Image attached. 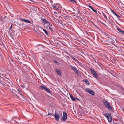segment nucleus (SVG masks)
<instances>
[{"instance_id":"obj_23","label":"nucleus","mask_w":124,"mask_h":124,"mask_svg":"<svg viewBox=\"0 0 124 124\" xmlns=\"http://www.w3.org/2000/svg\"><path fill=\"white\" fill-rule=\"evenodd\" d=\"M69 1L72 3H76L74 0H68Z\"/></svg>"},{"instance_id":"obj_5","label":"nucleus","mask_w":124,"mask_h":124,"mask_svg":"<svg viewBox=\"0 0 124 124\" xmlns=\"http://www.w3.org/2000/svg\"><path fill=\"white\" fill-rule=\"evenodd\" d=\"M90 70L91 71V72L92 73L93 75L96 78H97L98 77V75L97 73L94 70H93L91 68L90 69Z\"/></svg>"},{"instance_id":"obj_10","label":"nucleus","mask_w":124,"mask_h":124,"mask_svg":"<svg viewBox=\"0 0 124 124\" xmlns=\"http://www.w3.org/2000/svg\"><path fill=\"white\" fill-rule=\"evenodd\" d=\"M87 91L89 93L92 95L94 94V93L93 90H91L90 89H88L87 90Z\"/></svg>"},{"instance_id":"obj_28","label":"nucleus","mask_w":124,"mask_h":124,"mask_svg":"<svg viewBox=\"0 0 124 124\" xmlns=\"http://www.w3.org/2000/svg\"><path fill=\"white\" fill-rule=\"evenodd\" d=\"M54 62L56 63H58V62L56 60H55L54 61Z\"/></svg>"},{"instance_id":"obj_34","label":"nucleus","mask_w":124,"mask_h":124,"mask_svg":"<svg viewBox=\"0 0 124 124\" xmlns=\"http://www.w3.org/2000/svg\"><path fill=\"white\" fill-rule=\"evenodd\" d=\"M77 99L78 100H80L79 99Z\"/></svg>"},{"instance_id":"obj_13","label":"nucleus","mask_w":124,"mask_h":124,"mask_svg":"<svg viewBox=\"0 0 124 124\" xmlns=\"http://www.w3.org/2000/svg\"><path fill=\"white\" fill-rule=\"evenodd\" d=\"M88 6L93 11L96 13H97L96 10L94 9L91 5H89Z\"/></svg>"},{"instance_id":"obj_11","label":"nucleus","mask_w":124,"mask_h":124,"mask_svg":"<svg viewBox=\"0 0 124 124\" xmlns=\"http://www.w3.org/2000/svg\"><path fill=\"white\" fill-rule=\"evenodd\" d=\"M55 70L57 73V74L59 75L60 76L61 75V71L60 70H58L57 69H55Z\"/></svg>"},{"instance_id":"obj_14","label":"nucleus","mask_w":124,"mask_h":124,"mask_svg":"<svg viewBox=\"0 0 124 124\" xmlns=\"http://www.w3.org/2000/svg\"><path fill=\"white\" fill-rule=\"evenodd\" d=\"M40 88L42 90H45L47 88L45 87L43 85H41L40 87Z\"/></svg>"},{"instance_id":"obj_15","label":"nucleus","mask_w":124,"mask_h":124,"mask_svg":"<svg viewBox=\"0 0 124 124\" xmlns=\"http://www.w3.org/2000/svg\"><path fill=\"white\" fill-rule=\"evenodd\" d=\"M39 27L41 28L42 29H43V30L45 32V33L47 35L48 34V32L46 30L43 29V28H41V27Z\"/></svg>"},{"instance_id":"obj_2","label":"nucleus","mask_w":124,"mask_h":124,"mask_svg":"<svg viewBox=\"0 0 124 124\" xmlns=\"http://www.w3.org/2000/svg\"><path fill=\"white\" fill-rule=\"evenodd\" d=\"M104 104L109 110H112V108L110 106V105L108 102L105 101L104 102Z\"/></svg>"},{"instance_id":"obj_32","label":"nucleus","mask_w":124,"mask_h":124,"mask_svg":"<svg viewBox=\"0 0 124 124\" xmlns=\"http://www.w3.org/2000/svg\"><path fill=\"white\" fill-rule=\"evenodd\" d=\"M10 60H11V61L12 62H13V60L11 59H10Z\"/></svg>"},{"instance_id":"obj_17","label":"nucleus","mask_w":124,"mask_h":124,"mask_svg":"<svg viewBox=\"0 0 124 124\" xmlns=\"http://www.w3.org/2000/svg\"><path fill=\"white\" fill-rule=\"evenodd\" d=\"M72 59L75 61H76V62L78 63L79 64L81 63L80 62H79L78 60H77L76 58H74L73 57H72Z\"/></svg>"},{"instance_id":"obj_21","label":"nucleus","mask_w":124,"mask_h":124,"mask_svg":"<svg viewBox=\"0 0 124 124\" xmlns=\"http://www.w3.org/2000/svg\"><path fill=\"white\" fill-rule=\"evenodd\" d=\"M104 17V18H105V19H107V17L106 16V15H105V14L103 13H102Z\"/></svg>"},{"instance_id":"obj_30","label":"nucleus","mask_w":124,"mask_h":124,"mask_svg":"<svg viewBox=\"0 0 124 124\" xmlns=\"http://www.w3.org/2000/svg\"><path fill=\"white\" fill-rule=\"evenodd\" d=\"M69 18V17H65V19H68V18Z\"/></svg>"},{"instance_id":"obj_29","label":"nucleus","mask_w":124,"mask_h":124,"mask_svg":"<svg viewBox=\"0 0 124 124\" xmlns=\"http://www.w3.org/2000/svg\"><path fill=\"white\" fill-rule=\"evenodd\" d=\"M121 33L124 35V31H122Z\"/></svg>"},{"instance_id":"obj_33","label":"nucleus","mask_w":124,"mask_h":124,"mask_svg":"<svg viewBox=\"0 0 124 124\" xmlns=\"http://www.w3.org/2000/svg\"><path fill=\"white\" fill-rule=\"evenodd\" d=\"M19 25H21V24H19Z\"/></svg>"},{"instance_id":"obj_1","label":"nucleus","mask_w":124,"mask_h":124,"mask_svg":"<svg viewBox=\"0 0 124 124\" xmlns=\"http://www.w3.org/2000/svg\"><path fill=\"white\" fill-rule=\"evenodd\" d=\"M104 116L107 118L109 122H111L112 121V117L111 114L110 113H107L104 114Z\"/></svg>"},{"instance_id":"obj_9","label":"nucleus","mask_w":124,"mask_h":124,"mask_svg":"<svg viewBox=\"0 0 124 124\" xmlns=\"http://www.w3.org/2000/svg\"><path fill=\"white\" fill-rule=\"evenodd\" d=\"M72 69L76 73L78 74V70L75 67L73 66H71Z\"/></svg>"},{"instance_id":"obj_20","label":"nucleus","mask_w":124,"mask_h":124,"mask_svg":"<svg viewBox=\"0 0 124 124\" xmlns=\"http://www.w3.org/2000/svg\"><path fill=\"white\" fill-rule=\"evenodd\" d=\"M45 90L46 91V92H47V93H49L50 94L51 93V92L50 91V90H49L48 89L46 88V89Z\"/></svg>"},{"instance_id":"obj_35","label":"nucleus","mask_w":124,"mask_h":124,"mask_svg":"<svg viewBox=\"0 0 124 124\" xmlns=\"http://www.w3.org/2000/svg\"><path fill=\"white\" fill-rule=\"evenodd\" d=\"M55 12H54V13H55Z\"/></svg>"},{"instance_id":"obj_27","label":"nucleus","mask_w":124,"mask_h":124,"mask_svg":"<svg viewBox=\"0 0 124 124\" xmlns=\"http://www.w3.org/2000/svg\"><path fill=\"white\" fill-rule=\"evenodd\" d=\"M111 12L113 13L115 15L116 13L113 10H111Z\"/></svg>"},{"instance_id":"obj_12","label":"nucleus","mask_w":124,"mask_h":124,"mask_svg":"<svg viewBox=\"0 0 124 124\" xmlns=\"http://www.w3.org/2000/svg\"><path fill=\"white\" fill-rule=\"evenodd\" d=\"M69 95L71 99L74 101H75V100L77 99V98H75L73 96L69 94Z\"/></svg>"},{"instance_id":"obj_25","label":"nucleus","mask_w":124,"mask_h":124,"mask_svg":"<svg viewBox=\"0 0 124 124\" xmlns=\"http://www.w3.org/2000/svg\"><path fill=\"white\" fill-rule=\"evenodd\" d=\"M26 23H31V22L29 20H26Z\"/></svg>"},{"instance_id":"obj_16","label":"nucleus","mask_w":124,"mask_h":124,"mask_svg":"<svg viewBox=\"0 0 124 124\" xmlns=\"http://www.w3.org/2000/svg\"><path fill=\"white\" fill-rule=\"evenodd\" d=\"M72 59L75 61H76V62L78 63L79 64L81 63L80 62H79L78 60H77L76 58H74L73 57H72Z\"/></svg>"},{"instance_id":"obj_4","label":"nucleus","mask_w":124,"mask_h":124,"mask_svg":"<svg viewBox=\"0 0 124 124\" xmlns=\"http://www.w3.org/2000/svg\"><path fill=\"white\" fill-rule=\"evenodd\" d=\"M67 115L66 113L64 111L63 112V116L62 117V120L64 121H65L67 119Z\"/></svg>"},{"instance_id":"obj_8","label":"nucleus","mask_w":124,"mask_h":124,"mask_svg":"<svg viewBox=\"0 0 124 124\" xmlns=\"http://www.w3.org/2000/svg\"><path fill=\"white\" fill-rule=\"evenodd\" d=\"M41 21L43 23L45 24H49V22L47 21L44 18L41 19Z\"/></svg>"},{"instance_id":"obj_3","label":"nucleus","mask_w":124,"mask_h":124,"mask_svg":"<svg viewBox=\"0 0 124 124\" xmlns=\"http://www.w3.org/2000/svg\"><path fill=\"white\" fill-rule=\"evenodd\" d=\"M52 7L54 8V10H60V5L56 4H54L52 5Z\"/></svg>"},{"instance_id":"obj_31","label":"nucleus","mask_w":124,"mask_h":124,"mask_svg":"<svg viewBox=\"0 0 124 124\" xmlns=\"http://www.w3.org/2000/svg\"><path fill=\"white\" fill-rule=\"evenodd\" d=\"M12 27V25H11V26L10 27V29H11Z\"/></svg>"},{"instance_id":"obj_24","label":"nucleus","mask_w":124,"mask_h":124,"mask_svg":"<svg viewBox=\"0 0 124 124\" xmlns=\"http://www.w3.org/2000/svg\"><path fill=\"white\" fill-rule=\"evenodd\" d=\"M117 30L120 32H121L122 31V30L121 29L119 28H117Z\"/></svg>"},{"instance_id":"obj_7","label":"nucleus","mask_w":124,"mask_h":124,"mask_svg":"<svg viewBox=\"0 0 124 124\" xmlns=\"http://www.w3.org/2000/svg\"><path fill=\"white\" fill-rule=\"evenodd\" d=\"M47 26V28H49L50 30L52 31H53L52 25L51 23H50L49 24H48Z\"/></svg>"},{"instance_id":"obj_18","label":"nucleus","mask_w":124,"mask_h":124,"mask_svg":"<svg viewBox=\"0 0 124 124\" xmlns=\"http://www.w3.org/2000/svg\"><path fill=\"white\" fill-rule=\"evenodd\" d=\"M8 82L7 81H5V82H3V85H8Z\"/></svg>"},{"instance_id":"obj_26","label":"nucleus","mask_w":124,"mask_h":124,"mask_svg":"<svg viewBox=\"0 0 124 124\" xmlns=\"http://www.w3.org/2000/svg\"><path fill=\"white\" fill-rule=\"evenodd\" d=\"M115 15H116V16L118 17V18H121V16H120L119 15H118L116 13L115 14Z\"/></svg>"},{"instance_id":"obj_19","label":"nucleus","mask_w":124,"mask_h":124,"mask_svg":"<svg viewBox=\"0 0 124 124\" xmlns=\"http://www.w3.org/2000/svg\"><path fill=\"white\" fill-rule=\"evenodd\" d=\"M19 19L21 21H23L25 22H26V20H27L26 19H25L21 18H19Z\"/></svg>"},{"instance_id":"obj_22","label":"nucleus","mask_w":124,"mask_h":124,"mask_svg":"<svg viewBox=\"0 0 124 124\" xmlns=\"http://www.w3.org/2000/svg\"><path fill=\"white\" fill-rule=\"evenodd\" d=\"M85 81L86 83L87 84H88V85H89V81L87 80H85Z\"/></svg>"},{"instance_id":"obj_6","label":"nucleus","mask_w":124,"mask_h":124,"mask_svg":"<svg viewBox=\"0 0 124 124\" xmlns=\"http://www.w3.org/2000/svg\"><path fill=\"white\" fill-rule=\"evenodd\" d=\"M59 114L56 112L54 114V118L56 121H59Z\"/></svg>"}]
</instances>
